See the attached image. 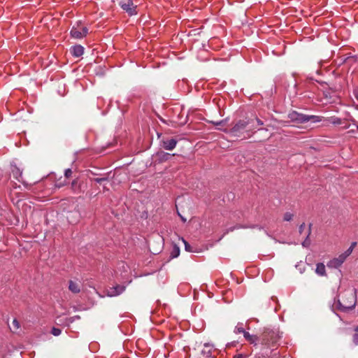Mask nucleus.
<instances>
[{"instance_id":"nucleus-1","label":"nucleus","mask_w":358,"mask_h":358,"mask_svg":"<svg viewBox=\"0 0 358 358\" xmlns=\"http://www.w3.org/2000/svg\"><path fill=\"white\" fill-rule=\"evenodd\" d=\"M280 338L279 332L272 329H265L259 337V345L261 349H271L275 348Z\"/></svg>"},{"instance_id":"nucleus-2","label":"nucleus","mask_w":358,"mask_h":358,"mask_svg":"<svg viewBox=\"0 0 358 358\" xmlns=\"http://www.w3.org/2000/svg\"><path fill=\"white\" fill-rule=\"evenodd\" d=\"M337 307L342 311L353 309L356 306V291L348 290L341 294Z\"/></svg>"},{"instance_id":"nucleus-3","label":"nucleus","mask_w":358,"mask_h":358,"mask_svg":"<svg viewBox=\"0 0 358 358\" xmlns=\"http://www.w3.org/2000/svg\"><path fill=\"white\" fill-rule=\"evenodd\" d=\"M250 123H251L250 120H239L227 132H229V134H230L231 136L245 138H246V136L245 135V132L249 131L248 130L245 131V129L247 128L249 129V125Z\"/></svg>"},{"instance_id":"nucleus-4","label":"nucleus","mask_w":358,"mask_h":358,"mask_svg":"<svg viewBox=\"0 0 358 358\" xmlns=\"http://www.w3.org/2000/svg\"><path fill=\"white\" fill-rule=\"evenodd\" d=\"M289 117L291 120L296 123H305L309 121H312L313 122H320L321 117L320 116L316 115H307L301 113H299L297 112H292L289 113Z\"/></svg>"},{"instance_id":"nucleus-5","label":"nucleus","mask_w":358,"mask_h":358,"mask_svg":"<svg viewBox=\"0 0 358 358\" xmlns=\"http://www.w3.org/2000/svg\"><path fill=\"white\" fill-rule=\"evenodd\" d=\"M88 29L83 26L80 21L78 22L71 29L70 34L72 38L81 39L87 36Z\"/></svg>"},{"instance_id":"nucleus-6","label":"nucleus","mask_w":358,"mask_h":358,"mask_svg":"<svg viewBox=\"0 0 358 358\" xmlns=\"http://www.w3.org/2000/svg\"><path fill=\"white\" fill-rule=\"evenodd\" d=\"M118 5L130 16L138 13L137 6L134 3V0H119Z\"/></svg>"},{"instance_id":"nucleus-7","label":"nucleus","mask_w":358,"mask_h":358,"mask_svg":"<svg viewBox=\"0 0 358 358\" xmlns=\"http://www.w3.org/2000/svg\"><path fill=\"white\" fill-rule=\"evenodd\" d=\"M348 256L343 252L338 257L331 259L327 263V266L330 268H338L347 259Z\"/></svg>"},{"instance_id":"nucleus-8","label":"nucleus","mask_w":358,"mask_h":358,"mask_svg":"<svg viewBox=\"0 0 358 358\" xmlns=\"http://www.w3.org/2000/svg\"><path fill=\"white\" fill-rule=\"evenodd\" d=\"M177 143L178 141L175 138H167L162 141V145L165 150H173L176 148Z\"/></svg>"},{"instance_id":"nucleus-9","label":"nucleus","mask_w":358,"mask_h":358,"mask_svg":"<svg viewBox=\"0 0 358 358\" xmlns=\"http://www.w3.org/2000/svg\"><path fill=\"white\" fill-rule=\"evenodd\" d=\"M125 289V287L123 285H116L110 287L108 291V295L110 296H115L122 294Z\"/></svg>"},{"instance_id":"nucleus-10","label":"nucleus","mask_w":358,"mask_h":358,"mask_svg":"<svg viewBox=\"0 0 358 358\" xmlns=\"http://www.w3.org/2000/svg\"><path fill=\"white\" fill-rule=\"evenodd\" d=\"M244 338L247 341L255 346L259 345V337L255 335H251L248 331L243 333Z\"/></svg>"},{"instance_id":"nucleus-11","label":"nucleus","mask_w":358,"mask_h":358,"mask_svg":"<svg viewBox=\"0 0 358 358\" xmlns=\"http://www.w3.org/2000/svg\"><path fill=\"white\" fill-rule=\"evenodd\" d=\"M248 120H250L251 123L249 125V131H252V130L257 128V126L263 125V122L259 119L257 116H255L253 119H248Z\"/></svg>"},{"instance_id":"nucleus-12","label":"nucleus","mask_w":358,"mask_h":358,"mask_svg":"<svg viewBox=\"0 0 358 358\" xmlns=\"http://www.w3.org/2000/svg\"><path fill=\"white\" fill-rule=\"evenodd\" d=\"M213 346L210 345L206 343L203 346V350H201V354L203 355L204 358H209L212 356Z\"/></svg>"},{"instance_id":"nucleus-13","label":"nucleus","mask_w":358,"mask_h":358,"mask_svg":"<svg viewBox=\"0 0 358 358\" xmlns=\"http://www.w3.org/2000/svg\"><path fill=\"white\" fill-rule=\"evenodd\" d=\"M84 52V48L82 45H78L72 47L71 53L73 56L78 57Z\"/></svg>"},{"instance_id":"nucleus-14","label":"nucleus","mask_w":358,"mask_h":358,"mask_svg":"<svg viewBox=\"0 0 358 358\" xmlns=\"http://www.w3.org/2000/svg\"><path fill=\"white\" fill-rule=\"evenodd\" d=\"M69 289L71 292H73L74 294H77V293H79L80 291V286L78 283L75 282L72 280H70L69 285Z\"/></svg>"},{"instance_id":"nucleus-15","label":"nucleus","mask_w":358,"mask_h":358,"mask_svg":"<svg viewBox=\"0 0 358 358\" xmlns=\"http://www.w3.org/2000/svg\"><path fill=\"white\" fill-rule=\"evenodd\" d=\"M315 272L320 276L326 275V268L323 263H318L316 265Z\"/></svg>"},{"instance_id":"nucleus-16","label":"nucleus","mask_w":358,"mask_h":358,"mask_svg":"<svg viewBox=\"0 0 358 358\" xmlns=\"http://www.w3.org/2000/svg\"><path fill=\"white\" fill-rule=\"evenodd\" d=\"M12 174L15 179H17L18 181H21L20 179L22 178V172L17 166H13Z\"/></svg>"},{"instance_id":"nucleus-17","label":"nucleus","mask_w":358,"mask_h":358,"mask_svg":"<svg viewBox=\"0 0 358 358\" xmlns=\"http://www.w3.org/2000/svg\"><path fill=\"white\" fill-rule=\"evenodd\" d=\"M310 234V226L309 228L306 231L305 236L306 239L302 243V245L303 247H308L310 244V241L309 240V236Z\"/></svg>"},{"instance_id":"nucleus-18","label":"nucleus","mask_w":358,"mask_h":358,"mask_svg":"<svg viewBox=\"0 0 358 358\" xmlns=\"http://www.w3.org/2000/svg\"><path fill=\"white\" fill-rule=\"evenodd\" d=\"M245 331L243 329V323H238V324L236 326L234 332L236 334H243Z\"/></svg>"},{"instance_id":"nucleus-19","label":"nucleus","mask_w":358,"mask_h":358,"mask_svg":"<svg viewBox=\"0 0 358 358\" xmlns=\"http://www.w3.org/2000/svg\"><path fill=\"white\" fill-rule=\"evenodd\" d=\"M357 245V242H352L351 243V245L350 246V248L344 252L348 257L350 256L351 255V253L352 252L355 247Z\"/></svg>"},{"instance_id":"nucleus-20","label":"nucleus","mask_w":358,"mask_h":358,"mask_svg":"<svg viewBox=\"0 0 358 358\" xmlns=\"http://www.w3.org/2000/svg\"><path fill=\"white\" fill-rule=\"evenodd\" d=\"M162 160H168L170 158V154L166 152H159L157 154Z\"/></svg>"},{"instance_id":"nucleus-21","label":"nucleus","mask_w":358,"mask_h":358,"mask_svg":"<svg viewBox=\"0 0 358 358\" xmlns=\"http://www.w3.org/2000/svg\"><path fill=\"white\" fill-rule=\"evenodd\" d=\"M355 334L353 336V342L355 345H358V326L355 329Z\"/></svg>"},{"instance_id":"nucleus-22","label":"nucleus","mask_w":358,"mask_h":358,"mask_svg":"<svg viewBox=\"0 0 358 358\" xmlns=\"http://www.w3.org/2000/svg\"><path fill=\"white\" fill-rule=\"evenodd\" d=\"M292 217L293 215L291 213L287 212L285 213L283 219L285 221H290L292 220Z\"/></svg>"},{"instance_id":"nucleus-23","label":"nucleus","mask_w":358,"mask_h":358,"mask_svg":"<svg viewBox=\"0 0 358 358\" xmlns=\"http://www.w3.org/2000/svg\"><path fill=\"white\" fill-rule=\"evenodd\" d=\"M51 332H52V334L54 336H59V335H60V334H61L62 331H61V329H58V328L53 327V328L52 329Z\"/></svg>"},{"instance_id":"nucleus-24","label":"nucleus","mask_w":358,"mask_h":358,"mask_svg":"<svg viewBox=\"0 0 358 358\" xmlns=\"http://www.w3.org/2000/svg\"><path fill=\"white\" fill-rule=\"evenodd\" d=\"M331 122L334 124H341V120L338 117H332L331 119Z\"/></svg>"},{"instance_id":"nucleus-25","label":"nucleus","mask_w":358,"mask_h":358,"mask_svg":"<svg viewBox=\"0 0 358 358\" xmlns=\"http://www.w3.org/2000/svg\"><path fill=\"white\" fill-rule=\"evenodd\" d=\"M72 173H73V172H72V170L71 169H67L64 171V176H65L66 178H71V176H72Z\"/></svg>"},{"instance_id":"nucleus-26","label":"nucleus","mask_w":358,"mask_h":358,"mask_svg":"<svg viewBox=\"0 0 358 358\" xmlns=\"http://www.w3.org/2000/svg\"><path fill=\"white\" fill-rule=\"evenodd\" d=\"M12 324L14 330H17L20 328V323L16 319L13 320Z\"/></svg>"},{"instance_id":"nucleus-27","label":"nucleus","mask_w":358,"mask_h":358,"mask_svg":"<svg viewBox=\"0 0 358 358\" xmlns=\"http://www.w3.org/2000/svg\"><path fill=\"white\" fill-rule=\"evenodd\" d=\"M179 252H180L179 248L178 247H175L174 250L171 254V256L173 257H177L179 255Z\"/></svg>"},{"instance_id":"nucleus-28","label":"nucleus","mask_w":358,"mask_h":358,"mask_svg":"<svg viewBox=\"0 0 358 358\" xmlns=\"http://www.w3.org/2000/svg\"><path fill=\"white\" fill-rule=\"evenodd\" d=\"M182 242L185 244V250L188 252H191L192 251L191 245L183 238H182Z\"/></svg>"},{"instance_id":"nucleus-29","label":"nucleus","mask_w":358,"mask_h":358,"mask_svg":"<svg viewBox=\"0 0 358 358\" xmlns=\"http://www.w3.org/2000/svg\"><path fill=\"white\" fill-rule=\"evenodd\" d=\"M306 229V224L305 223H302L300 226H299V234H302L303 231Z\"/></svg>"},{"instance_id":"nucleus-30","label":"nucleus","mask_w":358,"mask_h":358,"mask_svg":"<svg viewBox=\"0 0 358 358\" xmlns=\"http://www.w3.org/2000/svg\"><path fill=\"white\" fill-rule=\"evenodd\" d=\"M354 96L358 100V88H355L353 91Z\"/></svg>"},{"instance_id":"nucleus-31","label":"nucleus","mask_w":358,"mask_h":358,"mask_svg":"<svg viewBox=\"0 0 358 358\" xmlns=\"http://www.w3.org/2000/svg\"><path fill=\"white\" fill-rule=\"evenodd\" d=\"M106 179L103 178H96L95 180L96 182H97L98 183H101L102 181L105 180Z\"/></svg>"},{"instance_id":"nucleus-32","label":"nucleus","mask_w":358,"mask_h":358,"mask_svg":"<svg viewBox=\"0 0 358 358\" xmlns=\"http://www.w3.org/2000/svg\"><path fill=\"white\" fill-rule=\"evenodd\" d=\"M234 358H245V357H243L242 355H238L237 356H235Z\"/></svg>"},{"instance_id":"nucleus-33","label":"nucleus","mask_w":358,"mask_h":358,"mask_svg":"<svg viewBox=\"0 0 358 358\" xmlns=\"http://www.w3.org/2000/svg\"><path fill=\"white\" fill-rule=\"evenodd\" d=\"M241 227L240 225L238 226H236V227H234L233 229H231V231L234 230V229H239L241 228Z\"/></svg>"},{"instance_id":"nucleus-34","label":"nucleus","mask_w":358,"mask_h":358,"mask_svg":"<svg viewBox=\"0 0 358 358\" xmlns=\"http://www.w3.org/2000/svg\"><path fill=\"white\" fill-rule=\"evenodd\" d=\"M222 121H220V122H216V123H215V124L216 125H220V124H222Z\"/></svg>"},{"instance_id":"nucleus-35","label":"nucleus","mask_w":358,"mask_h":358,"mask_svg":"<svg viewBox=\"0 0 358 358\" xmlns=\"http://www.w3.org/2000/svg\"><path fill=\"white\" fill-rule=\"evenodd\" d=\"M180 217H181V218H182V221H183V222H185V221H186V220H185L184 217H182V216H180Z\"/></svg>"},{"instance_id":"nucleus-36","label":"nucleus","mask_w":358,"mask_h":358,"mask_svg":"<svg viewBox=\"0 0 358 358\" xmlns=\"http://www.w3.org/2000/svg\"><path fill=\"white\" fill-rule=\"evenodd\" d=\"M357 128H358V126H357Z\"/></svg>"}]
</instances>
